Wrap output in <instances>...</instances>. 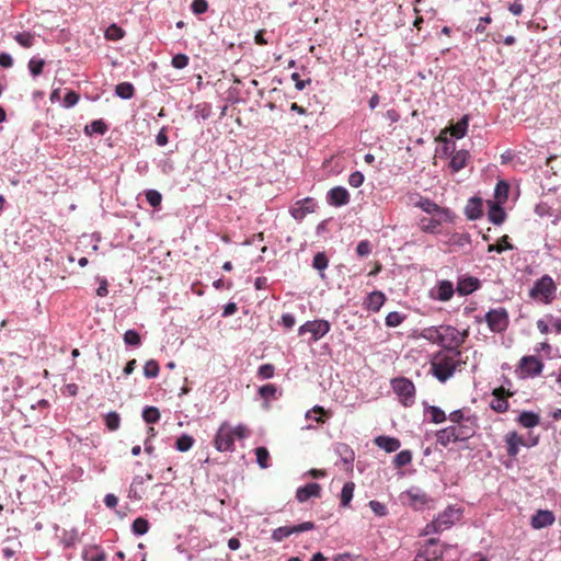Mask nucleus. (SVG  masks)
<instances>
[{"mask_svg": "<svg viewBox=\"0 0 561 561\" xmlns=\"http://www.w3.org/2000/svg\"><path fill=\"white\" fill-rule=\"evenodd\" d=\"M386 301V296L381 291H373L368 295L366 301H365V307L367 310H370V311H374V312H377L380 310V308L382 307V305L385 304Z\"/></svg>", "mask_w": 561, "mask_h": 561, "instance_id": "nucleus-22", "label": "nucleus"}, {"mask_svg": "<svg viewBox=\"0 0 561 561\" xmlns=\"http://www.w3.org/2000/svg\"><path fill=\"white\" fill-rule=\"evenodd\" d=\"M445 546L438 539L431 538L419 549L413 561H444Z\"/></svg>", "mask_w": 561, "mask_h": 561, "instance_id": "nucleus-5", "label": "nucleus"}, {"mask_svg": "<svg viewBox=\"0 0 561 561\" xmlns=\"http://www.w3.org/2000/svg\"><path fill=\"white\" fill-rule=\"evenodd\" d=\"M492 396L490 408L496 413L507 412L510 409L508 398L513 397V392L501 386L492 390Z\"/></svg>", "mask_w": 561, "mask_h": 561, "instance_id": "nucleus-11", "label": "nucleus"}, {"mask_svg": "<svg viewBox=\"0 0 561 561\" xmlns=\"http://www.w3.org/2000/svg\"><path fill=\"white\" fill-rule=\"evenodd\" d=\"M507 455L515 458L520 446H527L525 439L515 431L508 432L504 437Z\"/></svg>", "mask_w": 561, "mask_h": 561, "instance_id": "nucleus-16", "label": "nucleus"}, {"mask_svg": "<svg viewBox=\"0 0 561 561\" xmlns=\"http://www.w3.org/2000/svg\"><path fill=\"white\" fill-rule=\"evenodd\" d=\"M124 342L127 344V345H131V346H138L141 342V339H140V335L137 331L135 330H127L125 333H124Z\"/></svg>", "mask_w": 561, "mask_h": 561, "instance_id": "nucleus-49", "label": "nucleus"}, {"mask_svg": "<svg viewBox=\"0 0 561 561\" xmlns=\"http://www.w3.org/2000/svg\"><path fill=\"white\" fill-rule=\"evenodd\" d=\"M275 374V367L272 364H263L257 369V376L261 379H270Z\"/></svg>", "mask_w": 561, "mask_h": 561, "instance_id": "nucleus-52", "label": "nucleus"}, {"mask_svg": "<svg viewBox=\"0 0 561 561\" xmlns=\"http://www.w3.org/2000/svg\"><path fill=\"white\" fill-rule=\"evenodd\" d=\"M160 371V366H159V363L154 359H149L146 362L145 366H144V375L147 377V378H154L158 376Z\"/></svg>", "mask_w": 561, "mask_h": 561, "instance_id": "nucleus-42", "label": "nucleus"}, {"mask_svg": "<svg viewBox=\"0 0 561 561\" xmlns=\"http://www.w3.org/2000/svg\"><path fill=\"white\" fill-rule=\"evenodd\" d=\"M412 461V454L410 450H402L394 457V465L398 468L404 467Z\"/></svg>", "mask_w": 561, "mask_h": 561, "instance_id": "nucleus-46", "label": "nucleus"}, {"mask_svg": "<svg viewBox=\"0 0 561 561\" xmlns=\"http://www.w3.org/2000/svg\"><path fill=\"white\" fill-rule=\"evenodd\" d=\"M45 66V60L43 59H36V58H32L30 61H28V69H30V72L36 77L38 75H41L43 72V68Z\"/></svg>", "mask_w": 561, "mask_h": 561, "instance_id": "nucleus-50", "label": "nucleus"}, {"mask_svg": "<svg viewBox=\"0 0 561 561\" xmlns=\"http://www.w3.org/2000/svg\"><path fill=\"white\" fill-rule=\"evenodd\" d=\"M446 515H447V512H444L435 520H433L431 524L426 525V527L424 529V534L430 535L432 533H438L443 529L448 528L451 525V522L444 519Z\"/></svg>", "mask_w": 561, "mask_h": 561, "instance_id": "nucleus-26", "label": "nucleus"}, {"mask_svg": "<svg viewBox=\"0 0 561 561\" xmlns=\"http://www.w3.org/2000/svg\"><path fill=\"white\" fill-rule=\"evenodd\" d=\"M393 391L398 394L401 402L405 407H410L414 403L415 387L414 383L408 378H394L391 381Z\"/></svg>", "mask_w": 561, "mask_h": 561, "instance_id": "nucleus-7", "label": "nucleus"}, {"mask_svg": "<svg viewBox=\"0 0 561 561\" xmlns=\"http://www.w3.org/2000/svg\"><path fill=\"white\" fill-rule=\"evenodd\" d=\"M311 413H316V414H319L318 417H314V421L319 424H322L325 422V420L323 419L324 415L328 414V412L320 405H314L312 408V410L308 411L307 414H306V417H310V414Z\"/></svg>", "mask_w": 561, "mask_h": 561, "instance_id": "nucleus-59", "label": "nucleus"}, {"mask_svg": "<svg viewBox=\"0 0 561 561\" xmlns=\"http://www.w3.org/2000/svg\"><path fill=\"white\" fill-rule=\"evenodd\" d=\"M290 78L295 82L296 89L299 91L304 90L308 84L311 83V79L301 80L299 73H297V72H294L290 76Z\"/></svg>", "mask_w": 561, "mask_h": 561, "instance_id": "nucleus-62", "label": "nucleus"}, {"mask_svg": "<svg viewBox=\"0 0 561 561\" xmlns=\"http://www.w3.org/2000/svg\"><path fill=\"white\" fill-rule=\"evenodd\" d=\"M142 419L148 424H154L160 420V411L156 407H146L142 411Z\"/></svg>", "mask_w": 561, "mask_h": 561, "instance_id": "nucleus-36", "label": "nucleus"}, {"mask_svg": "<svg viewBox=\"0 0 561 561\" xmlns=\"http://www.w3.org/2000/svg\"><path fill=\"white\" fill-rule=\"evenodd\" d=\"M466 419L461 410H455L449 414V420L454 423L453 425L462 424Z\"/></svg>", "mask_w": 561, "mask_h": 561, "instance_id": "nucleus-63", "label": "nucleus"}, {"mask_svg": "<svg viewBox=\"0 0 561 561\" xmlns=\"http://www.w3.org/2000/svg\"><path fill=\"white\" fill-rule=\"evenodd\" d=\"M489 219L495 225H501L505 219V213L500 206H493L489 213Z\"/></svg>", "mask_w": 561, "mask_h": 561, "instance_id": "nucleus-44", "label": "nucleus"}, {"mask_svg": "<svg viewBox=\"0 0 561 561\" xmlns=\"http://www.w3.org/2000/svg\"><path fill=\"white\" fill-rule=\"evenodd\" d=\"M146 199L152 207H158L162 202V196L158 191L149 190L146 193Z\"/></svg>", "mask_w": 561, "mask_h": 561, "instance_id": "nucleus-53", "label": "nucleus"}, {"mask_svg": "<svg viewBox=\"0 0 561 561\" xmlns=\"http://www.w3.org/2000/svg\"><path fill=\"white\" fill-rule=\"evenodd\" d=\"M335 450L341 456L343 462L347 467H352L355 456L354 451L350 448V446L347 444L340 443L336 445Z\"/></svg>", "mask_w": 561, "mask_h": 561, "instance_id": "nucleus-30", "label": "nucleus"}, {"mask_svg": "<svg viewBox=\"0 0 561 561\" xmlns=\"http://www.w3.org/2000/svg\"><path fill=\"white\" fill-rule=\"evenodd\" d=\"M556 520L554 514L549 510H538L530 519L534 529H541L551 526Z\"/></svg>", "mask_w": 561, "mask_h": 561, "instance_id": "nucleus-14", "label": "nucleus"}, {"mask_svg": "<svg viewBox=\"0 0 561 561\" xmlns=\"http://www.w3.org/2000/svg\"><path fill=\"white\" fill-rule=\"evenodd\" d=\"M329 261L328 257L323 252H318L313 256L312 266L313 268L318 270L319 272H323L328 267ZM321 277L323 278L324 275L321 273Z\"/></svg>", "mask_w": 561, "mask_h": 561, "instance_id": "nucleus-41", "label": "nucleus"}, {"mask_svg": "<svg viewBox=\"0 0 561 561\" xmlns=\"http://www.w3.org/2000/svg\"><path fill=\"white\" fill-rule=\"evenodd\" d=\"M478 424L474 416H467L462 424L450 425L436 432V442L443 447L450 443L465 442L471 438L477 431Z\"/></svg>", "mask_w": 561, "mask_h": 561, "instance_id": "nucleus-2", "label": "nucleus"}, {"mask_svg": "<svg viewBox=\"0 0 561 561\" xmlns=\"http://www.w3.org/2000/svg\"><path fill=\"white\" fill-rule=\"evenodd\" d=\"M454 291V285L450 280H440L436 288L431 291V297L439 301H448L451 299Z\"/></svg>", "mask_w": 561, "mask_h": 561, "instance_id": "nucleus-18", "label": "nucleus"}, {"mask_svg": "<svg viewBox=\"0 0 561 561\" xmlns=\"http://www.w3.org/2000/svg\"><path fill=\"white\" fill-rule=\"evenodd\" d=\"M328 202L335 207L344 206L350 203V193L343 186H335L329 191Z\"/></svg>", "mask_w": 561, "mask_h": 561, "instance_id": "nucleus-17", "label": "nucleus"}, {"mask_svg": "<svg viewBox=\"0 0 561 561\" xmlns=\"http://www.w3.org/2000/svg\"><path fill=\"white\" fill-rule=\"evenodd\" d=\"M404 317L397 311L389 312L386 317V325L390 328L398 327L402 323Z\"/></svg>", "mask_w": 561, "mask_h": 561, "instance_id": "nucleus-51", "label": "nucleus"}, {"mask_svg": "<svg viewBox=\"0 0 561 561\" xmlns=\"http://www.w3.org/2000/svg\"><path fill=\"white\" fill-rule=\"evenodd\" d=\"M485 322L492 332H503L508 327V313L504 308L491 309L485 314Z\"/></svg>", "mask_w": 561, "mask_h": 561, "instance_id": "nucleus-9", "label": "nucleus"}, {"mask_svg": "<svg viewBox=\"0 0 561 561\" xmlns=\"http://www.w3.org/2000/svg\"><path fill=\"white\" fill-rule=\"evenodd\" d=\"M513 245L508 242V237L505 234L503 236L497 243L495 244H489L488 252H497L502 253L505 250H512Z\"/></svg>", "mask_w": 561, "mask_h": 561, "instance_id": "nucleus-37", "label": "nucleus"}, {"mask_svg": "<svg viewBox=\"0 0 561 561\" xmlns=\"http://www.w3.org/2000/svg\"><path fill=\"white\" fill-rule=\"evenodd\" d=\"M321 495V486L319 483L312 482L308 483L305 486L298 488L296 492V499L304 503L311 497H320Z\"/></svg>", "mask_w": 561, "mask_h": 561, "instance_id": "nucleus-19", "label": "nucleus"}, {"mask_svg": "<svg viewBox=\"0 0 561 561\" xmlns=\"http://www.w3.org/2000/svg\"><path fill=\"white\" fill-rule=\"evenodd\" d=\"M105 424L110 431H116L121 424L119 414L116 412H110L105 416Z\"/></svg>", "mask_w": 561, "mask_h": 561, "instance_id": "nucleus-48", "label": "nucleus"}, {"mask_svg": "<svg viewBox=\"0 0 561 561\" xmlns=\"http://www.w3.org/2000/svg\"><path fill=\"white\" fill-rule=\"evenodd\" d=\"M364 182V174L359 171H355L348 176V184L352 187H359Z\"/></svg>", "mask_w": 561, "mask_h": 561, "instance_id": "nucleus-60", "label": "nucleus"}, {"mask_svg": "<svg viewBox=\"0 0 561 561\" xmlns=\"http://www.w3.org/2000/svg\"><path fill=\"white\" fill-rule=\"evenodd\" d=\"M149 529V523L142 517H138L133 523V531L136 535H144Z\"/></svg>", "mask_w": 561, "mask_h": 561, "instance_id": "nucleus-47", "label": "nucleus"}, {"mask_svg": "<svg viewBox=\"0 0 561 561\" xmlns=\"http://www.w3.org/2000/svg\"><path fill=\"white\" fill-rule=\"evenodd\" d=\"M255 456H256V461L262 469H266L270 467V463H268L270 453H268L267 448H265V447L255 448Z\"/></svg>", "mask_w": 561, "mask_h": 561, "instance_id": "nucleus-40", "label": "nucleus"}, {"mask_svg": "<svg viewBox=\"0 0 561 561\" xmlns=\"http://www.w3.org/2000/svg\"><path fill=\"white\" fill-rule=\"evenodd\" d=\"M14 39L24 48H30L34 45L35 36L30 32L18 33Z\"/></svg>", "mask_w": 561, "mask_h": 561, "instance_id": "nucleus-39", "label": "nucleus"}, {"mask_svg": "<svg viewBox=\"0 0 561 561\" xmlns=\"http://www.w3.org/2000/svg\"><path fill=\"white\" fill-rule=\"evenodd\" d=\"M508 10L512 14L518 16L523 13L524 7L520 0H515L513 3L510 4Z\"/></svg>", "mask_w": 561, "mask_h": 561, "instance_id": "nucleus-64", "label": "nucleus"}, {"mask_svg": "<svg viewBox=\"0 0 561 561\" xmlns=\"http://www.w3.org/2000/svg\"><path fill=\"white\" fill-rule=\"evenodd\" d=\"M519 368L526 376L535 377L541 374L543 363L536 356H524L519 362Z\"/></svg>", "mask_w": 561, "mask_h": 561, "instance_id": "nucleus-13", "label": "nucleus"}, {"mask_svg": "<svg viewBox=\"0 0 561 561\" xmlns=\"http://www.w3.org/2000/svg\"><path fill=\"white\" fill-rule=\"evenodd\" d=\"M415 205L428 215H434L436 213L444 214V211L449 210L448 208L440 207L427 197H421Z\"/></svg>", "mask_w": 561, "mask_h": 561, "instance_id": "nucleus-24", "label": "nucleus"}, {"mask_svg": "<svg viewBox=\"0 0 561 561\" xmlns=\"http://www.w3.org/2000/svg\"><path fill=\"white\" fill-rule=\"evenodd\" d=\"M313 528L314 524L312 522H305L296 526H283L273 530L272 538L275 541H282L283 539L289 537L293 534L308 531Z\"/></svg>", "mask_w": 561, "mask_h": 561, "instance_id": "nucleus-12", "label": "nucleus"}, {"mask_svg": "<svg viewBox=\"0 0 561 561\" xmlns=\"http://www.w3.org/2000/svg\"><path fill=\"white\" fill-rule=\"evenodd\" d=\"M145 478L136 476L129 486L128 496L130 499L140 500L145 494Z\"/></svg>", "mask_w": 561, "mask_h": 561, "instance_id": "nucleus-27", "label": "nucleus"}, {"mask_svg": "<svg viewBox=\"0 0 561 561\" xmlns=\"http://www.w3.org/2000/svg\"><path fill=\"white\" fill-rule=\"evenodd\" d=\"M79 101V94L75 91H69L64 98V105L66 107H71L76 105Z\"/></svg>", "mask_w": 561, "mask_h": 561, "instance_id": "nucleus-61", "label": "nucleus"}, {"mask_svg": "<svg viewBox=\"0 0 561 561\" xmlns=\"http://www.w3.org/2000/svg\"><path fill=\"white\" fill-rule=\"evenodd\" d=\"M355 484L353 482H346L341 491V505L343 507L350 506V503L353 499Z\"/></svg>", "mask_w": 561, "mask_h": 561, "instance_id": "nucleus-33", "label": "nucleus"}, {"mask_svg": "<svg viewBox=\"0 0 561 561\" xmlns=\"http://www.w3.org/2000/svg\"><path fill=\"white\" fill-rule=\"evenodd\" d=\"M454 215L450 210L444 211V214L436 213L430 215V217H422L420 219V228L424 232L437 233L443 222L453 221Z\"/></svg>", "mask_w": 561, "mask_h": 561, "instance_id": "nucleus-8", "label": "nucleus"}, {"mask_svg": "<svg viewBox=\"0 0 561 561\" xmlns=\"http://www.w3.org/2000/svg\"><path fill=\"white\" fill-rule=\"evenodd\" d=\"M191 9L195 14H203L208 10V2L206 0H193Z\"/></svg>", "mask_w": 561, "mask_h": 561, "instance_id": "nucleus-55", "label": "nucleus"}, {"mask_svg": "<svg viewBox=\"0 0 561 561\" xmlns=\"http://www.w3.org/2000/svg\"><path fill=\"white\" fill-rule=\"evenodd\" d=\"M172 66L176 69H183L188 65V57L184 54H178L172 58Z\"/></svg>", "mask_w": 561, "mask_h": 561, "instance_id": "nucleus-56", "label": "nucleus"}, {"mask_svg": "<svg viewBox=\"0 0 561 561\" xmlns=\"http://www.w3.org/2000/svg\"><path fill=\"white\" fill-rule=\"evenodd\" d=\"M405 496L408 497L409 504L415 510L423 508L430 502L427 494L420 491H408Z\"/></svg>", "mask_w": 561, "mask_h": 561, "instance_id": "nucleus-23", "label": "nucleus"}, {"mask_svg": "<svg viewBox=\"0 0 561 561\" xmlns=\"http://www.w3.org/2000/svg\"><path fill=\"white\" fill-rule=\"evenodd\" d=\"M468 332L460 333L456 328L451 325H443L440 346L443 352L460 351L459 346L463 344Z\"/></svg>", "mask_w": 561, "mask_h": 561, "instance_id": "nucleus-6", "label": "nucleus"}, {"mask_svg": "<svg viewBox=\"0 0 561 561\" xmlns=\"http://www.w3.org/2000/svg\"><path fill=\"white\" fill-rule=\"evenodd\" d=\"M115 92L119 98L129 100L135 94V88L129 82H122L116 85Z\"/></svg>", "mask_w": 561, "mask_h": 561, "instance_id": "nucleus-32", "label": "nucleus"}, {"mask_svg": "<svg viewBox=\"0 0 561 561\" xmlns=\"http://www.w3.org/2000/svg\"><path fill=\"white\" fill-rule=\"evenodd\" d=\"M313 211H314V202L310 197H307V198L296 202L295 205L290 209V214L296 220H301L308 214H311Z\"/></svg>", "mask_w": 561, "mask_h": 561, "instance_id": "nucleus-15", "label": "nucleus"}, {"mask_svg": "<svg viewBox=\"0 0 561 561\" xmlns=\"http://www.w3.org/2000/svg\"><path fill=\"white\" fill-rule=\"evenodd\" d=\"M374 443L376 446H378L379 448L383 449L387 453L397 451L401 446V443L398 438L385 435L377 436L374 439Z\"/></svg>", "mask_w": 561, "mask_h": 561, "instance_id": "nucleus-21", "label": "nucleus"}, {"mask_svg": "<svg viewBox=\"0 0 561 561\" xmlns=\"http://www.w3.org/2000/svg\"><path fill=\"white\" fill-rule=\"evenodd\" d=\"M518 424H520L525 428H533L540 423V417L538 414L530 411H523L518 419Z\"/></svg>", "mask_w": 561, "mask_h": 561, "instance_id": "nucleus-28", "label": "nucleus"}, {"mask_svg": "<svg viewBox=\"0 0 561 561\" xmlns=\"http://www.w3.org/2000/svg\"><path fill=\"white\" fill-rule=\"evenodd\" d=\"M556 290L557 286L552 277L543 275L535 282L533 288L529 290V297L548 305L553 300Z\"/></svg>", "mask_w": 561, "mask_h": 561, "instance_id": "nucleus-4", "label": "nucleus"}, {"mask_svg": "<svg viewBox=\"0 0 561 561\" xmlns=\"http://www.w3.org/2000/svg\"><path fill=\"white\" fill-rule=\"evenodd\" d=\"M249 435V430L245 425L239 424L231 426L229 423L224 422L214 438V446L218 451H232L234 449V440L243 439Z\"/></svg>", "mask_w": 561, "mask_h": 561, "instance_id": "nucleus-3", "label": "nucleus"}, {"mask_svg": "<svg viewBox=\"0 0 561 561\" xmlns=\"http://www.w3.org/2000/svg\"><path fill=\"white\" fill-rule=\"evenodd\" d=\"M469 117L465 115L460 121L449 127L450 135L457 139L462 138L468 129Z\"/></svg>", "mask_w": 561, "mask_h": 561, "instance_id": "nucleus-29", "label": "nucleus"}, {"mask_svg": "<svg viewBox=\"0 0 561 561\" xmlns=\"http://www.w3.org/2000/svg\"><path fill=\"white\" fill-rule=\"evenodd\" d=\"M331 561H367L362 556L351 554V553H341L336 554L332 558Z\"/></svg>", "mask_w": 561, "mask_h": 561, "instance_id": "nucleus-58", "label": "nucleus"}, {"mask_svg": "<svg viewBox=\"0 0 561 561\" xmlns=\"http://www.w3.org/2000/svg\"><path fill=\"white\" fill-rule=\"evenodd\" d=\"M107 130V125L102 119L93 121L90 125L85 126L84 131L88 135L99 134L104 135Z\"/></svg>", "mask_w": 561, "mask_h": 561, "instance_id": "nucleus-35", "label": "nucleus"}, {"mask_svg": "<svg viewBox=\"0 0 561 561\" xmlns=\"http://www.w3.org/2000/svg\"><path fill=\"white\" fill-rule=\"evenodd\" d=\"M426 414L430 415L433 423H443L446 421V413L438 407L431 405L425 410Z\"/></svg>", "mask_w": 561, "mask_h": 561, "instance_id": "nucleus-34", "label": "nucleus"}, {"mask_svg": "<svg viewBox=\"0 0 561 561\" xmlns=\"http://www.w3.org/2000/svg\"><path fill=\"white\" fill-rule=\"evenodd\" d=\"M194 438L191 435L183 434L175 442V447L179 451H187L192 448Z\"/></svg>", "mask_w": 561, "mask_h": 561, "instance_id": "nucleus-38", "label": "nucleus"}, {"mask_svg": "<svg viewBox=\"0 0 561 561\" xmlns=\"http://www.w3.org/2000/svg\"><path fill=\"white\" fill-rule=\"evenodd\" d=\"M368 505L377 516L382 517L387 515V507L381 502L371 500Z\"/></svg>", "mask_w": 561, "mask_h": 561, "instance_id": "nucleus-54", "label": "nucleus"}, {"mask_svg": "<svg viewBox=\"0 0 561 561\" xmlns=\"http://www.w3.org/2000/svg\"><path fill=\"white\" fill-rule=\"evenodd\" d=\"M331 329L329 321L327 320H313L307 321L299 328V335L305 333H311L312 341H318L323 337Z\"/></svg>", "mask_w": 561, "mask_h": 561, "instance_id": "nucleus-10", "label": "nucleus"}, {"mask_svg": "<svg viewBox=\"0 0 561 561\" xmlns=\"http://www.w3.org/2000/svg\"><path fill=\"white\" fill-rule=\"evenodd\" d=\"M480 287V280L476 277L469 276L458 280L457 291L461 296H467L472 294Z\"/></svg>", "mask_w": 561, "mask_h": 561, "instance_id": "nucleus-20", "label": "nucleus"}, {"mask_svg": "<svg viewBox=\"0 0 561 561\" xmlns=\"http://www.w3.org/2000/svg\"><path fill=\"white\" fill-rule=\"evenodd\" d=\"M277 392V388L273 383H266L259 389V394L264 400H270L275 398V394Z\"/></svg>", "mask_w": 561, "mask_h": 561, "instance_id": "nucleus-45", "label": "nucleus"}, {"mask_svg": "<svg viewBox=\"0 0 561 561\" xmlns=\"http://www.w3.org/2000/svg\"><path fill=\"white\" fill-rule=\"evenodd\" d=\"M124 35V30L116 24H111L105 31V37L110 41H118L123 38Z\"/></svg>", "mask_w": 561, "mask_h": 561, "instance_id": "nucleus-43", "label": "nucleus"}, {"mask_svg": "<svg viewBox=\"0 0 561 561\" xmlns=\"http://www.w3.org/2000/svg\"><path fill=\"white\" fill-rule=\"evenodd\" d=\"M469 152L467 150L456 151L450 159L449 167L454 172H458L467 164Z\"/></svg>", "mask_w": 561, "mask_h": 561, "instance_id": "nucleus-25", "label": "nucleus"}, {"mask_svg": "<svg viewBox=\"0 0 561 561\" xmlns=\"http://www.w3.org/2000/svg\"><path fill=\"white\" fill-rule=\"evenodd\" d=\"M442 333H443V325L438 327V328L431 327V328H426L423 330L422 336L432 343H436V344L440 345Z\"/></svg>", "mask_w": 561, "mask_h": 561, "instance_id": "nucleus-31", "label": "nucleus"}, {"mask_svg": "<svg viewBox=\"0 0 561 561\" xmlns=\"http://www.w3.org/2000/svg\"><path fill=\"white\" fill-rule=\"evenodd\" d=\"M371 252V244L368 240L360 241L356 247V253L358 256H367Z\"/></svg>", "mask_w": 561, "mask_h": 561, "instance_id": "nucleus-57", "label": "nucleus"}, {"mask_svg": "<svg viewBox=\"0 0 561 561\" xmlns=\"http://www.w3.org/2000/svg\"><path fill=\"white\" fill-rule=\"evenodd\" d=\"M462 365H465V362L461 359V351H439L434 354L431 360L433 375L440 382L447 381Z\"/></svg>", "mask_w": 561, "mask_h": 561, "instance_id": "nucleus-1", "label": "nucleus"}]
</instances>
